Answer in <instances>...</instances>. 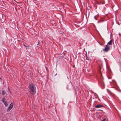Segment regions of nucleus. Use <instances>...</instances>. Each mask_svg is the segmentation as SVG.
<instances>
[{
  "label": "nucleus",
  "instance_id": "nucleus-13",
  "mask_svg": "<svg viewBox=\"0 0 121 121\" xmlns=\"http://www.w3.org/2000/svg\"><path fill=\"white\" fill-rule=\"evenodd\" d=\"M23 45H24V46H25V47H27V46H26L25 45V44H23Z\"/></svg>",
  "mask_w": 121,
  "mask_h": 121
},
{
  "label": "nucleus",
  "instance_id": "nucleus-11",
  "mask_svg": "<svg viewBox=\"0 0 121 121\" xmlns=\"http://www.w3.org/2000/svg\"><path fill=\"white\" fill-rule=\"evenodd\" d=\"M106 120V119L105 118H104L101 121H105Z\"/></svg>",
  "mask_w": 121,
  "mask_h": 121
},
{
  "label": "nucleus",
  "instance_id": "nucleus-17",
  "mask_svg": "<svg viewBox=\"0 0 121 121\" xmlns=\"http://www.w3.org/2000/svg\"><path fill=\"white\" fill-rule=\"evenodd\" d=\"M27 48L28 49L29 48Z\"/></svg>",
  "mask_w": 121,
  "mask_h": 121
},
{
  "label": "nucleus",
  "instance_id": "nucleus-15",
  "mask_svg": "<svg viewBox=\"0 0 121 121\" xmlns=\"http://www.w3.org/2000/svg\"><path fill=\"white\" fill-rule=\"evenodd\" d=\"M65 51V52H67L66 51Z\"/></svg>",
  "mask_w": 121,
  "mask_h": 121
},
{
  "label": "nucleus",
  "instance_id": "nucleus-18",
  "mask_svg": "<svg viewBox=\"0 0 121 121\" xmlns=\"http://www.w3.org/2000/svg\"><path fill=\"white\" fill-rule=\"evenodd\" d=\"M0 79H1V78H0Z\"/></svg>",
  "mask_w": 121,
  "mask_h": 121
},
{
  "label": "nucleus",
  "instance_id": "nucleus-12",
  "mask_svg": "<svg viewBox=\"0 0 121 121\" xmlns=\"http://www.w3.org/2000/svg\"><path fill=\"white\" fill-rule=\"evenodd\" d=\"M108 78L109 79H111V77H108Z\"/></svg>",
  "mask_w": 121,
  "mask_h": 121
},
{
  "label": "nucleus",
  "instance_id": "nucleus-10",
  "mask_svg": "<svg viewBox=\"0 0 121 121\" xmlns=\"http://www.w3.org/2000/svg\"><path fill=\"white\" fill-rule=\"evenodd\" d=\"M86 60H89V59L88 58V57H87V56H86Z\"/></svg>",
  "mask_w": 121,
  "mask_h": 121
},
{
  "label": "nucleus",
  "instance_id": "nucleus-2",
  "mask_svg": "<svg viewBox=\"0 0 121 121\" xmlns=\"http://www.w3.org/2000/svg\"><path fill=\"white\" fill-rule=\"evenodd\" d=\"M113 42V39L111 40L108 43L104 49H103V51L105 52H107L110 50L112 48V43Z\"/></svg>",
  "mask_w": 121,
  "mask_h": 121
},
{
  "label": "nucleus",
  "instance_id": "nucleus-1",
  "mask_svg": "<svg viewBox=\"0 0 121 121\" xmlns=\"http://www.w3.org/2000/svg\"><path fill=\"white\" fill-rule=\"evenodd\" d=\"M28 87L30 93L33 96L36 93V87L35 85L32 83H29Z\"/></svg>",
  "mask_w": 121,
  "mask_h": 121
},
{
  "label": "nucleus",
  "instance_id": "nucleus-6",
  "mask_svg": "<svg viewBox=\"0 0 121 121\" xmlns=\"http://www.w3.org/2000/svg\"><path fill=\"white\" fill-rule=\"evenodd\" d=\"M13 107V104H12L11 103L10 104L9 107H10V108L12 109V108Z\"/></svg>",
  "mask_w": 121,
  "mask_h": 121
},
{
  "label": "nucleus",
  "instance_id": "nucleus-9",
  "mask_svg": "<svg viewBox=\"0 0 121 121\" xmlns=\"http://www.w3.org/2000/svg\"><path fill=\"white\" fill-rule=\"evenodd\" d=\"M11 109V108H10V107H9L8 108V109H7V112H8Z\"/></svg>",
  "mask_w": 121,
  "mask_h": 121
},
{
  "label": "nucleus",
  "instance_id": "nucleus-8",
  "mask_svg": "<svg viewBox=\"0 0 121 121\" xmlns=\"http://www.w3.org/2000/svg\"><path fill=\"white\" fill-rule=\"evenodd\" d=\"M2 101L3 103L4 102H5V99L4 98H3L2 100Z\"/></svg>",
  "mask_w": 121,
  "mask_h": 121
},
{
  "label": "nucleus",
  "instance_id": "nucleus-3",
  "mask_svg": "<svg viewBox=\"0 0 121 121\" xmlns=\"http://www.w3.org/2000/svg\"><path fill=\"white\" fill-rule=\"evenodd\" d=\"M103 107V106L100 104H97L95 106V108H100Z\"/></svg>",
  "mask_w": 121,
  "mask_h": 121
},
{
  "label": "nucleus",
  "instance_id": "nucleus-7",
  "mask_svg": "<svg viewBox=\"0 0 121 121\" xmlns=\"http://www.w3.org/2000/svg\"><path fill=\"white\" fill-rule=\"evenodd\" d=\"M5 106H7L8 105L7 102L5 101L3 103Z\"/></svg>",
  "mask_w": 121,
  "mask_h": 121
},
{
  "label": "nucleus",
  "instance_id": "nucleus-4",
  "mask_svg": "<svg viewBox=\"0 0 121 121\" xmlns=\"http://www.w3.org/2000/svg\"><path fill=\"white\" fill-rule=\"evenodd\" d=\"M5 93H6L5 91L4 90H3L2 93H1V94L2 95H5Z\"/></svg>",
  "mask_w": 121,
  "mask_h": 121
},
{
  "label": "nucleus",
  "instance_id": "nucleus-5",
  "mask_svg": "<svg viewBox=\"0 0 121 121\" xmlns=\"http://www.w3.org/2000/svg\"><path fill=\"white\" fill-rule=\"evenodd\" d=\"M107 68L108 71H109V72H111V69H110V67L108 66H107Z\"/></svg>",
  "mask_w": 121,
  "mask_h": 121
},
{
  "label": "nucleus",
  "instance_id": "nucleus-14",
  "mask_svg": "<svg viewBox=\"0 0 121 121\" xmlns=\"http://www.w3.org/2000/svg\"><path fill=\"white\" fill-rule=\"evenodd\" d=\"M94 18L96 20V19L95 18V16L94 17Z\"/></svg>",
  "mask_w": 121,
  "mask_h": 121
},
{
  "label": "nucleus",
  "instance_id": "nucleus-16",
  "mask_svg": "<svg viewBox=\"0 0 121 121\" xmlns=\"http://www.w3.org/2000/svg\"><path fill=\"white\" fill-rule=\"evenodd\" d=\"M27 48L28 49L29 48Z\"/></svg>",
  "mask_w": 121,
  "mask_h": 121
}]
</instances>
